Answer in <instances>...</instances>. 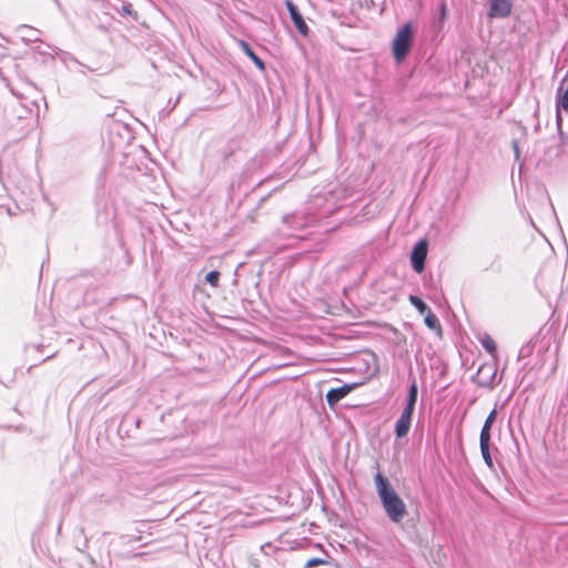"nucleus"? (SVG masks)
Masks as SVG:
<instances>
[{"mask_svg":"<svg viewBox=\"0 0 568 568\" xmlns=\"http://www.w3.org/2000/svg\"><path fill=\"white\" fill-rule=\"evenodd\" d=\"M355 387L356 384H346L343 385L342 387L329 389L326 394L327 403L331 406L335 405L341 399H343L347 394H349Z\"/></svg>","mask_w":568,"mask_h":568,"instance_id":"0eeeda50","label":"nucleus"},{"mask_svg":"<svg viewBox=\"0 0 568 568\" xmlns=\"http://www.w3.org/2000/svg\"><path fill=\"white\" fill-rule=\"evenodd\" d=\"M426 256L427 243L425 241H420L414 246L410 255L413 268L417 273H422L424 271Z\"/></svg>","mask_w":568,"mask_h":568,"instance_id":"20e7f679","label":"nucleus"},{"mask_svg":"<svg viewBox=\"0 0 568 568\" xmlns=\"http://www.w3.org/2000/svg\"><path fill=\"white\" fill-rule=\"evenodd\" d=\"M479 342L481 346L491 355L494 362H497V345L494 338L488 334H484L479 337Z\"/></svg>","mask_w":568,"mask_h":568,"instance_id":"9d476101","label":"nucleus"},{"mask_svg":"<svg viewBox=\"0 0 568 568\" xmlns=\"http://www.w3.org/2000/svg\"><path fill=\"white\" fill-rule=\"evenodd\" d=\"M323 560L321 559H317V558H313V559H310L306 564V567H314V566H317L320 564H322Z\"/></svg>","mask_w":568,"mask_h":568,"instance_id":"a211bd4d","label":"nucleus"},{"mask_svg":"<svg viewBox=\"0 0 568 568\" xmlns=\"http://www.w3.org/2000/svg\"><path fill=\"white\" fill-rule=\"evenodd\" d=\"M446 16H447V7H446V3H442L440 4V20L444 21L446 19Z\"/></svg>","mask_w":568,"mask_h":568,"instance_id":"f3484780","label":"nucleus"},{"mask_svg":"<svg viewBox=\"0 0 568 568\" xmlns=\"http://www.w3.org/2000/svg\"><path fill=\"white\" fill-rule=\"evenodd\" d=\"M423 315L425 316L424 322L427 327L430 329H439V322L437 317L430 312V310Z\"/></svg>","mask_w":568,"mask_h":568,"instance_id":"4468645a","label":"nucleus"},{"mask_svg":"<svg viewBox=\"0 0 568 568\" xmlns=\"http://www.w3.org/2000/svg\"><path fill=\"white\" fill-rule=\"evenodd\" d=\"M488 1V17L489 18H506L511 11L510 0H487Z\"/></svg>","mask_w":568,"mask_h":568,"instance_id":"39448f33","label":"nucleus"},{"mask_svg":"<svg viewBox=\"0 0 568 568\" xmlns=\"http://www.w3.org/2000/svg\"><path fill=\"white\" fill-rule=\"evenodd\" d=\"M409 302L412 303V305H414L417 311L423 315V314H426V312L429 311V307L417 296L415 295H410L409 296Z\"/></svg>","mask_w":568,"mask_h":568,"instance_id":"2eb2a0df","label":"nucleus"},{"mask_svg":"<svg viewBox=\"0 0 568 568\" xmlns=\"http://www.w3.org/2000/svg\"><path fill=\"white\" fill-rule=\"evenodd\" d=\"M489 444H490V440H479L481 456H483L486 465L489 468H493L494 463H493V458L489 453Z\"/></svg>","mask_w":568,"mask_h":568,"instance_id":"f8f14e48","label":"nucleus"},{"mask_svg":"<svg viewBox=\"0 0 568 568\" xmlns=\"http://www.w3.org/2000/svg\"><path fill=\"white\" fill-rule=\"evenodd\" d=\"M286 7H287V10L292 18V21H293L294 26L296 27V29L298 30V32L302 33L303 36H306L308 32V27L305 23L303 17L298 12L295 4L291 0H286Z\"/></svg>","mask_w":568,"mask_h":568,"instance_id":"423d86ee","label":"nucleus"},{"mask_svg":"<svg viewBox=\"0 0 568 568\" xmlns=\"http://www.w3.org/2000/svg\"><path fill=\"white\" fill-rule=\"evenodd\" d=\"M497 375V362L483 364L476 374V383L481 387L494 385Z\"/></svg>","mask_w":568,"mask_h":568,"instance_id":"7ed1b4c3","label":"nucleus"},{"mask_svg":"<svg viewBox=\"0 0 568 568\" xmlns=\"http://www.w3.org/2000/svg\"><path fill=\"white\" fill-rule=\"evenodd\" d=\"M219 280H220V273L217 271H211L205 276V281L213 287H216L219 285Z\"/></svg>","mask_w":568,"mask_h":568,"instance_id":"dca6fc26","label":"nucleus"},{"mask_svg":"<svg viewBox=\"0 0 568 568\" xmlns=\"http://www.w3.org/2000/svg\"><path fill=\"white\" fill-rule=\"evenodd\" d=\"M374 485L387 517L393 523L402 521L407 515V507L390 481L381 473H377L374 476Z\"/></svg>","mask_w":568,"mask_h":568,"instance_id":"f257e3e1","label":"nucleus"},{"mask_svg":"<svg viewBox=\"0 0 568 568\" xmlns=\"http://www.w3.org/2000/svg\"><path fill=\"white\" fill-rule=\"evenodd\" d=\"M497 417V410L493 409L487 416L480 432L479 440H490V429Z\"/></svg>","mask_w":568,"mask_h":568,"instance_id":"1a4fd4ad","label":"nucleus"},{"mask_svg":"<svg viewBox=\"0 0 568 568\" xmlns=\"http://www.w3.org/2000/svg\"><path fill=\"white\" fill-rule=\"evenodd\" d=\"M514 150H515L516 156L518 158L519 156V148L516 142L514 143Z\"/></svg>","mask_w":568,"mask_h":568,"instance_id":"6ab92c4d","label":"nucleus"},{"mask_svg":"<svg viewBox=\"0 0 568 568\" xmlns=\"http://www.w3.org/2000/svg\"><path fill=\"white\" fill-rule=\"evenodd\" d=\"M413 410L404 409L400 417L396 422L395 433L398 438L407 435L410 428Z\"/></svg>","mask_w":568,"mask_h":568,"instance_id":"6e6552de","label":"nucleus"},{"mask_svg":"<svg viewBox=\"0 0 568 568\" xmlns=\"http://www.w3.org/2000/svg\"><path fill=\"white\" fill-rule=\"evenodd\" d=\"M417 385L416 383H413L409 387V393H408V398H407V404H406V409H410L414 412V408H415V404H416V400H417Z\"/></svg>","mask_w":568,"mask_h":568,"instance_id":"ddd939ff","label":"nucleus"},{"mask_svg":"<svg viewBox=\"0 0 568 568\" xmlns=\"http://www.w3.org/2000/svg\"><path fill=\"white\" fill-rule=\"evenodd\" d=\"M413 42V26L412 23H406L402 28L398 29L394 40H393V54L397 62H400L405 59Z\"/></svg>","mask_w":568,"mask_h":568,"instance_id":"f03ea898","label":"nucleus"},{"mask_svg":"<svg viewBox=\"0 0 568 568\" xmlns=\"http://www.w3.org/2000/svg\"><path fill=\"white\" fill-rule=\"evenodd\" d=\"M240 45L243 49V51L245 52V54L253 61V63L261 71H264V69H265L264 62L253 52V50L250 48V45L244 41H241Z\"/></svg>","mask_w":568,"mask_h":568,"instance_id":"9b49d317","label":"nucleus"}]
</instances>
